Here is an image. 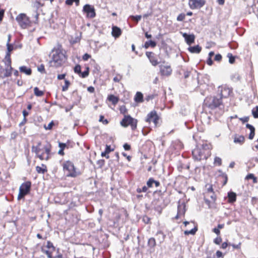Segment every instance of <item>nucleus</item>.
Instances as JSON below:
<instances>
[{
  "label": "nucleus",
  "instance_id": "obj_28",
  "mask_svg": "<svg viewBox=\"0 0 258 258\" xmlns=\"http://www.w3.org/2000/svg\"><path fill=\"white\" fill-rule=\"evenodd\" d=\"M42 251L47 255L48 258H53V256L52 255V252L54 250H52L49 249H45L44 247H43L42 248Z\"/></svg>",
  "mask_w": 258,
  "mask_h": 258
},
{
  "label": "nucleus",
  "instance_id": "obj_6",
  "mask_svg": "<svg viewBox=\"0 0 258 258\" xmlns=\"http://www.w3.org/2000/svg\"><path fill=\"white\" fill-rule=\"evenodd\" d=\"M120 124L124 127H127L130 125L132 130H135L137 128V120L133 118L130 115H124V118L120 121Z\"/></svg>",
  "mask_w": 258,
  "mask_h": 258
},
{
  "label": "nucleus",
  "instance_id": "obj_22",
  "mask_svg": "<svg viewBox=\"0 0 258 258\" xmlns=\"http://www.w3.org/2000/svg\"><path fill=\"white\" fill-rule=\"evenodd\" d=\"M228 202L233 203L236 200V195L235 192L230 191L228 193Z\"/></svg>",
  "mask_w": 258,
  "mask_h": 258
},
{
  "label": "nucleus",
  "instance_id": "obj_58",
  "mask_svg": "<svg viewBox=\"0 0 258 258\" xmlns=\"http://www.w3.org/2000/svg\"><path fill=\"white\" fill-rule=\"evenodd\" d=\"M212 231L217 235H219L220 234V230L218 228H214V229H213Z\"/></svg>",
  "mask_w": 258,
  "mask_h": 258
},
{
  "label": "nucleus",
  "instance_id": "obj_44",
  "mask_svg": "<svg viewBox=\"0 0 258 258\" xmlns=\"http://www.w3.org/2000/svg\"><path fill=\"white\" fill-rule=\"evenodd\" d=\"M185 15L184 14H179L177 18V20L178 21H182L184 20L185 19Z\"/></svg>",
  "mask_w": 258,
  "mask_h": 258
},
{
  "label": "nucleus",
  "instance_id": "obj_31",
  "mask_svg": "<svg viewBox=\"0 0 258 258\" xmlns=\"http://www.w3.org/2000/svg\"><path fill=\"white\" fill-rule=\"evenodd\" d=\"M148 245L151 247H154L156 245L155 239L154 238H150L148 242Z\"/></svg>",
  "mask_w": 258,
  "mask_h": 258
},
{
  "label": "nucleus",
  "instance_id": "obj_62",
  "mask_svg": "<svg viewBox=\"0 0 258 258\" xmlns=\"http://www.w3.org/2000/svg\"><path fill=\"white\" fill-rule=\"evenodd\" d=\"M254 177V175L253 174L250 173L246 176V178L247 179H253Z\"/></svg>",
  "mask_w": 258,
  "mask_h": 258
},
{
  "label": "nucleus",
  "instance_id": "obj_16",
  "mask_svg": "<svg viewBox=\"0 0 258 258\" xmlns=\"http://www.w3.org/2000/svg\"><path fill=\"white\" fill-rule=\"evenodd\" d=\"M185 212V205L184 203L179 204L177 209V214L175 217L176 219H178L181 216L184 215Z\"/></svg>",
  "mask_w": 258,
  "mask_h": 258
},
{
  "label": "nucleus",
  "instance_id": "obj_36",
  "mask_svg": "<svg viewBox=\"0 0 258 258\" xmlns=\"http://www.w3.org/2000/svg\"><path fill=\"white\" fill-rule=\"evenodd\" d=\"M64 83V85H63L62 87V91H66L67 90H68V88L70 85V82L67 80H65Z\"/></svg>",
  "mask_w": 258,
  "mask_h": 258
},
{
  "label": "nucleus",
  "instance_id": "obj_2",
  "mask_svg": "<svg viewBox=\"0 0 258 258\" xmlns=\"http://www.w3.org/2000/svg\"><path fill=\"white\" fill-rule=\"evenodd\" d=\"M66 60V56L60 49H54L51 52V59L49 61V65L52 67L58 68L61 66Z\"/></svg>",
  "mask_w": 258,
  "mask_h": 258
},
{
  "label": "nucleus",
  "instance_id": "obj_33",
  "mask_svg": "<svg viewBox=\"0 0 258 258\" xmlns=\"http://www.w3.org/2000/svg\"><path fill=\"white\" fill-rule=\"evenodd\" d=\"M149 60L152 64L154 66H157L159 62L156 57L154 56H152L151 57H150Z\"/></svg>",
  "mask_w": 258,
  "mask_h": 258
},
{
  "label": "nucleus",
  "instance_id": "obj_47",
  "mask_svg": "<svg viewBox=\"0 0 258 258\" xmlns=\"http://www.w3.org/2000/svg\"><path fill=\"white\" fill-rule=\"evenodd\" d=\"M99 121L102 122L105 124H107L108 122L107 119H104V117L103 115L100 116Z\"/></svg>",
  "mask_w": 258,
  "mask_h": 258
},
{
  "label": "nucleus",
  "instance_id": "obj_64",
  "mask_svg": "<svg viewBox=\"0 0 258 258\" xmlns=\"http://www.w3.org/2000/svg\"><path fill=\"white\" fill-rule=\"evenodd\" d=\"M207 63L208 65L211 66L213 64V60L212 58L209 57V58L207 60Z\"/></svg>",
  "mask_w": 258,
  "mask_h": 258
},
{
  "label": "nucleus",
  "instance_id": "obj_59",
  "mask_svg": "<svg viewBox=\"0 0 258 258\" xmlns=\"http://www.w3.org/2000/svg\"><path fill=\"white\" fill-rule=\"evenodd\" d=\"M246 127L247 128H249L250 130V131H252V130H255V128L251 124H248V123H247L246 124Z\"/></svg>",
  "mask_w": 258,
  "mask_h": 258
},
{
  "label": "nucleus",
  "instance_id": "obj_57",
  "mask_svg": "<svg viewBox=\"0 0 258 258\" xmlns=\"http://www.w3.org/2000/svg\"><path fill=\"white\" fill-rule=\"evenodd\" d=\"M91 57V55L88 54V53H85L83 56V60H87L89 58Z\"/></svg>",
  "mask_w": 258,
  "mask_h": 258
},
{
  "label": "nucleus",
  "instance_id": "obj_35",
  "mask_svg": "<svg viewBox=\"0 0 258 258\" xmlns=\"http://www.w3.org/2000/svg\"><path fill=\"white\" fill-rule=\"evenodd\" d=\"M86 71H84L83 72H81L80 75V76L82 78H85L86 77H87L88 75H89V69L88 67H87L86 68Z\"/></svg>",
  "mask_w": 258,
  "mask_h": 258
},
{
  "label": "nucleus",
  "instance_id": "obj_27",
  "mask_svg": "<svg viewBox=\"0 0 258 258\" xmlns=\"http://www.w3.org/2000/svg\"><path fill=\"white\" fill-rule=\"evenodd\" d=\"M108 99L110 101H111L113 104H116L118 101V98L113 95H110L108 96Z\"/></svg>",
  "mask_w": 258,
  "mask_h": 258
},
{
  "label": "nucleus",
  "instance_id": "obj_17",
  "mask_svg": "<svg viewBox=\"0 0 258 258\" xmlns=\"http://www.w3.org/2000/svg\"><path fill=\"white\" fill-rule=\"evenodd\" d=\"M199 146L201 148V149L208 156H210V150L212 149V145L210 144L205 143H203L202 145H200Z\"/></svg>",
  "mask_w": 258,
  "mask_h": 258
},
{
  "label": "nucleus",
  "instance_id": "obj_60",
  "mask_svg": "<svg viewBox=\"0 0 258 258\" xmlns=\"http://www.w3.org/2000/svg\"><path fill=\"white\" fill-rule=\"evenodd\" d=\"M190 72L189 71H185L184 73V77L185 79H186L189 77L190 75Z\"/></svg>",
  "mask_w": 258,
  "mask_h": 258
},
{
  "label": "nucleus",
  "instance_id": "obj_54",
  "mask_svg": "<svg viewBox=\"0 0 258 258\" xmlns=\"http://www.w3.org/2000/svg\"><path fill=\"white\" fill-rule=\"evenodd\" d=\"M123 148L126 151H128L131 149V146L127 143H125L123 145Z\"/></svg>",
  "mask_w": 258,
  "mask_h": 258
},
{
  "label": "nucleus",
  "instance_id": "obj_29",
  "mask_svg": "<svg viewBox=\"0 0 258 258\" xmlns=\"http://www.w3.org/2000/svg\"><path fill=\"white\" fill-rule=\"evenodd\" d=\"M34 93L35 96L40 97L44 95V92L39 90L38 87H36L34 88Z\"/></svg>",
  "mask_w": 258,
  "mask_h": 258
},
{
  "label": "nucleus",
  "instance_id": "obj_48",
  "mask_svg": "<svg viewBox=\"0 0 258 258\" xmlns=\"http://www.w3.org/2000/svg\"><path fill=\"white\" fill-rule=\"evenodd\" d=\"M222 242V238L218 237L214 240V242L216 244H219Z\"/></svg>",
  "mask_w": 258,
  "mask_h": 258
},
{
  "label": "nucleus",
  "instance_id": "obj_24",
  "mask_svg": "<svg viewBox=\"0 0 258 258\" xmlns=\"http://www.w3.org/2000/svg\"><path fill=\"white\" fill-rule=\"evenodd\" d=\"M234 142L235 143L242 144L244 142V137L242 136H235L234 138Z\"/></svg>",
  "mask_w": 258,
  "mask_h": 258
},
{
  "label": "nucleus",
  "instance_id": "obj_43",
  "mask_svg": "<svg viewBox=\"0 0 258 258\" xmlns=\"http://www.w3.org/2000/svg\"><path fill=\"white\" fill-rule=\"evenodd\" d=\"M131 18H132V19L133 20H135V21H136L137 22H138L141 20L142 16L141 15H137L136 16H131Z\"/></svg>",
  "mask_w": 258,
  "mask_h": 258
},
{
  "label": "nucleus",
  "instance_id": "obj_15",
  "mask_svg": "<svg viewBox=\"0 0 258 258\" xmlns=\"http://www.w3.org/2000/svg\"><path fill=\"white\" fill-rule=\"evenodd\" d=\"M182 36L184 37L186 43L190 45L195 41V36L194 34H187L186 33H181Z\"/></svg>",
  "mask_w": 258,
  "mask_h": 258
},
{
  "label": "nucleus",
  "instance_id": "obj_42",
  "mask_svg": "<svg viewBox=\"0 0 258 258\" xmlns=\"http://www.w3.org/2000/svg\"><path fill=\"white\" fill-rule=\"evenodd\" d=\"M153 182H154V179L153 178H150L147 182V185L148 187H151L153 186Z\"/></svg>",
  "mask_w": 258,
  "mask_h": 258
},
{
  "label": "nucleus",
  "instance_id": "obj_61",
  "mask_svg": "<svg viewBox=\"0 0 258 258\" xmlns=\"http://www.w3.org/2000/svg\"><path fill=\"white\" fill-rule=\"evenodd\" d=\"M112 150L111 149L110 146L106 145V148H105V151L106 153H107L108 154Z\"/></svg>",
  "mask_w": 258,
  "mask_h": 258
},
{
  "label": "nucleus",
  "instance_id": "obj_1",
  "mask_svg": "<svg viewBox=\"0 0 258 258\" xmlns=\"http://www.w3.org/2000/svg\"><path fill=\"white\" fill-rule=\"evenodd\" d=\"M51 145L47 144L42 147L41 143L38 142L36 146L32 147V151L36 154V156L41 160H48L50 158Z\"/></svg>",
  "mask_w": 258,
  "mask_h": 258
},
{
  "label": "nucleus",
  "instance_id": "obj_37",
  "mask_svg": "<svg viewBox=\"0 0 258 258\" xmlns=\"http://www.w3.org/2000/svg\"><path fill=\"white\" fill-rule=\"evenodd\" d=\"M252 114L254 118H258V106L252 109Z\"/></svg>",
  "mask_w": 258,
  "mask_h": 258
},
{
  "label": "nucleus",
  "instance_id": "obj_34",
  "mask_svg": "<svg viewBox=\"0 0 258 258\" xmlns=\"http://www.w3.org/2000/svg\"><path fill=\"white\" fill-rule=\"evenodd\" d=\"M75 2L77 6L79 5L80 0H66V4L68 5L71 6Z\"/></svg>",
  "mask_w": 258,
  "mask_h": 258
},
{
  "label": "nucleus",
  "instance_id": "obj_9",
  "mask_svg": "<svg viewBox=\"0 0 258 258\" xmlns=\"http://www.w3.org/2000/svg\"><path fill=\"white\" fill-rule=\"evenodd\" d=\"M192 154L194 159L197 161L206 159L209 157L199 146L192 150Z\"/></svg>",
  "mask_w": 258,
  "mask_h": 258
},
{
  "label": "nucleus",
  "instance_id": "obj_46",
  "mask_svg": "<svg viewBox=\"0 0 258 258\" xmlns=\"http://www.w3.org/2000/svg\"><path fill=\"white\" fill-rule=\"evenodd\" d=\"M120 113L125 114L127 112V109L125 106H122L120 108Z\"/></svg>",
  "mask_w": 258,
  "mask_h": 258
},
{
  "label": "nucleus",
  "instance_id": "obj_4",
  "mask_svg": "<svg viewBox=\"0 0 258 258\" xmlns=\"http://www.w3.org/2000/svg\"><path fill=\"white\" fill-rule=\"evenodd\" d=\"M205 105L211 109L217 107L220 108L223 107L222 98L218 95L216 96L207 97L205 100Z\"/></svg>",
  "mask_w": 258,
  "mask_h": 258
},
{
  "label": "nucleus",
  "instance_id": "obj_12",
  "mask_svg": "<svg viewBox=\"0 0 258 258\" xmlns=\"http://www.w3.org/2000/svg\"><path fill=\"white\" fill-rule=\"evenodd\" d=\"M205 4V0H189L188 1L189 7L192 10L200 9Z\"/></svg>",
  "mask_w": 258,
  "mask_h": 258
},
{
  "label": "nucleus",
  "instance_id": "obj_5",
  "mask_svg": "<svg viewBox=\"0 0 258 258\" xmlns=\"http://www.w3.org/2000/svg\"><path fill=\"white\" fill-rule=\"evenodd\" d=\"M3 61L5 62V68H4L0 65V78L2 79L10 77L13 70L11 66V60L9 59V56H7V60L4 59Z\"/></svg>",
  "mask_w": 258,
  "mask_h": 258
},
{
  "label": "nucleus",
  "instance_id": "obj_40",
  "mask_svg": "<svg viewBox=\"0 0 258 258\" xmlns=\"http://www.w3.org/2000/svg\"><path fill=\"white\" fill-rule=\"evenodd\" d=\"M46 247L47 249H49L52 250L54 251L55 250V247L53 246L52 243L49 241L47 242Z\"/></svg>",
  "mask_w": 258,
  "mask_h": 258
},
{
  "label": "nucleus",
  "instance_id": "obj_45",
  "mask_svg": "<svg viewBox=\"0 0 258 258\" xmlns=\"http://www.w3.org/2000/svg\"><path fill=\"white\" fill-rule=\"evenodd\" d=\"M38 71L41 73H45V69L43 64H41L38 67Z\"/></svg>",
  "mask_w": 258,
  "mask_h": 258
},
{
  "label": "nucleus",
  "instance_id": "obj_53",
  "mask_svg": "<svg viewBox=\"0 0 258 258\" xmlns=\"http://www.w3.org/2000/svg\"><path fill=\"white\" fill-rule=\"evenodd\" d=\"M255 130H252L250 131V133L249 135V139H250V140H252L254 136V135H255Z\"/></svg>",
  "mask_w": 258,
  "mask_h": 258
},
{
  "label": "nucleus",
  "instance_id": "obj_63",
  "mask_svg": "<svg viewBox=\"0 0 258 258\" xmlns=\"http://www.w3.org/2000/svg\"><path fill=\"white\" fill-rule=\"evenodd\" d=\"M65 76H66L65 74H60L57 76V79L58 80H62V79H64Z\"/></svg>",
  "mask_w": 258,
  "mask_h": 258
},
{
  "label": "nucleus",
  "instance_id": "obj_30",
  "mask_svg": "<svg viewBox=\"0 0 258 258\" xmlns=\"http://www.w3.org/2000/svg\"><path fill=\"white\" fill-rule=\"evenodd\" d=\"M197 230H198V228L196 227H195V228H192L190 230H185L184 232V233L185 235H189V234L194 235Z\"/></svg>",
  "mask_w": 258,
  "mask_h": 258
},
{
  "label": "nucleus",
  "instance_id": "obj_39",
  "mask_svg": "<svg viewBox=\"0 0 258 258\" xmlns=\"http://www.w3.org/2000/svg\"><path fill=\"white\" fill-rule=\"evenodd\" d=\"M74 72L80 75L81 73V66L80 65H79V64L76 66L75 68H74Z\"/></svg>",
  "mask_w": 258,
  "mask_h": 258
},
{
  "label": "nucleus",
  "instance_id": "obj_50",
  "mask_svg": "<svg viewBox=\"0 0 258 258\" xmlns=\"http://www.w3.org/2000/svg\"><path fill=\"white\" fill-rule=\"evenodd\" d=\"M29 114V112L28 111H27L26 110H24L23 111V115L24 116V122H26V121H27V119H26V116H28Z\"/></svg>",
  "mask_w": 258,
  "mask_h": 258
},
{
  "label": "nucleus",
  "instance_id": "obj_7",
  "mask_svg": "<svg viewBox=\"0 0 258 258\" xmlns=\"http://www.w3.org/2000/svg\"><path fill=\"white\" fill-rule=\"evenodd\" d=\"M31 183L30 181H26L21 184L19 188V192L18 196L19 200L23 198L30 190Z\"/></svg>",
  "mask_w": 258,
  "mask_h": 258
},
{
  "label": "nucleus",
  "instance_id": "obj_38",
  "mask_svg": "<svg viewBox=\"0 0 258 258\" xmlns=\"http://www.w3.org/2000/svg\"><path fill=\"white\" fill-rule=\"evenodd\" d=\"M227 57L229 58V62L230 63L232 64L235 62V57L231 53L227 54Z\"/></svg>",
  "mask_w": 258,
  "mask_h": 258
},
{
  "label": "nucleus",
  "instance_id": "obj_21",
  "mask_svg": "<svg viewBox=\"0 0 258 258\" xmlns=\"http://www.w3.org/2000/svg\"><path fill=\"white\" fill-rule=\"evenodd\" d=\"M36 170L38 173L44 174L47 172L46 166L43 164H41V166H37L36 167Z\"/></svg>",
  "mask_w": 258,
  "mask_h": 258
},
{
  "label": "nucleus",
  "instance_id": "obj_18",
  "mask_svg": "<svg viewBox=\"0 0 258 258\" xmlns=\"http://www.w3.org/2000/svg\"><path fill=\"white\" fill-rule=\"evenodd\" d=\"M121 34V29L117 26H113L112 28V35L115 38H117Z\"/></svg>",
  "mask_w": 258,
  "mask_h": 258
},
{
  "label": "nucleus",
  "instance_id": "obj_41",
  "mask_svg": "<svg viewBox=\"0 0 258 258\" xmlns=\"http://www.w3.org/2000/svg\"><path fill=\"white\" fill-rule=\"evenodd\" d=\"M214 164H218L219 166L222 164V160L218 157H216L214 159Z\"/></svg>",
  "mask_w": 258,
  "mask_h": 258
},
{
  "label": "nucleus",
  "instance_id": "obj_56",
  "mask_svg": "<svg viewBox=\"0 0 258 258\" xmlns=\"http://www.w3.org/2000/svg\"><path fill=\"white\" fill-rule=\"evenodd\" d=\"M58 146L60 148V149L64 150L67 145L64 143H59Z\"/></svg>",
  "mask_w": 258,
  "mask_h": 258
},
{
  "label": "nucleus",
  "instance_id": "obj_10",
  "mask_svg": "<svg viewBox=\"0 0 258 258\" xmlns=\"http://www.w3.org/2000/svg\"><path fill=\"white\" fill-rule=\"evenodd\" d=\"M217 93V95L222 99L228 97L232 93V90L226 85H222L218 87Z\"/></svg>",
  "mask_w": 258,
  "mask_h": 258
},
{
  "label": "nucleus",
  "instance_id": "obj_25",
  "mask_svg": "<svg viewBox=\"0 0 258 258\" xmlns=\"http://www.w3.org/2000/svg\"><path fill=\"white\" fill-rule=\"evenodd\" d=\"M135 101L136 102H142L143 101V96L142 93L138 92L135 97Z\"/></svg>",
  "mask_w": 258,
  "mask_h": 258
},
{
  "label": "nucleus",
  "instance_id": "obj_32",
  "mask_svg": "<svg viewBox=\"0 0 258 258\" xmlns=\"http://www.w3.org/2000/svg\"><path fill=\"white\" fill-rule=\"evenodd\" d=\"M231 79L233 81L236 82L240 79V76L238 73H235L231 76Z\"/></svg>",
  "mask_w": 258,
  "mask_h": 258
},
{
  "label": "nucleus",
  "instance_id": "obj_26",
  "mask_svg": "<svg viewBox=\"0 0 258 258\" xmlns=\"http://www.w3.org/2000/svg\"><path fill=\"white\" fill-rule=\"evenodd\" d=\"M156 46V43L152 40H149L146 41L144 44V47L145 48H148L150 46L152 47H155Z\"/></svg>",
  "mask_w": 258,
  "mask_h": 258
},
{
  "label": "nucleus",
  "instance_id": "obj_51",
  "mask_svg": "<svg viewBox=\"0 0 258 258\" xmlns=\"http://www.w3.org/2000/svg\"><path fill=\"white\" fill-rule=\"evenodd\" d=\"M222 55L220 54H217L215 55L214 59L216 61H220L222 59Z\"/></svg>",
  "mask_w": 258,
  "mask_h": 258
},
{
  "label": "nucleus",
  "instance_id": "obj_14",
  "mask_svg": "<svg viewBox=\"0 0 258 258\" xmlns=\"http://www.w3.org/2000/svg\"><path fill=\"white\" fill-rule=\"evenodd\" d=\"M159 68H160V73L162 76L169 77L172 74V70L170 65L161 64L159 66Z\"/></svg>",
  "mask_w": 258,
  "mask_h": 258
},
{
  "label": "nucleus",
  "instance_id": "obj_8",
  "mask_svg": "<svg viewBox=\"0 0 258 258\" xmlns=\"http://www.w3.org/2000/svg\"><path fill=\"white\" fill-rule=\"evenodd\" d=\"M16 20L20 26L23 29L26 28L30 25V21L25 14H20L17 16Z\"/></svg>",
  "mask_w": 258,
  "mask_h": 258
},
{
  "label": "nucleus",
  "instance_id": "obj_52",
  "mask_svg": "<svg viewBox=\"0 0 258 258\" xmlns=\"http://www.w3.org/2000/svg\"><path fill=\"white\" fill-rule=\"evenodd\" d=\"M121 76H120V75H117L116 76H115V77H114L113 78V81L115 82H119L120 80L121 79Z\"/></svg>",
  "mask_w": 258,
  "mask_h": 258
},
{
  "label": "nucleus",
  "instance_id": "obj_23",
  "mask_svg": "<svg viewBox=\"0 0 258 258\" xmlns=\"http://www.w3.org/2000/svg\"><path fill=\"white\" fill-rule=\"evenodd\" d=\"M19 70L21 72L25 73L27 75H30L32 73L31 69L26 66L20 67Z\"/></svg>",
  "mask_w": 258,
  "mask_h": 258
},
{
  "label": "nucleus",
  "instance_id": "obj_3",
  "mask_svg": "<svg viewBox=\"0 0 258 258\" xmlns=\"http://www.w3.org/2000/svg\"><path fill=\"white\" fill-rule=\"evenodd\" d=\"M63 170L67 177H76L81 175V172L77 170L73 162L67 161L62 164Z\"/></svg>",
  "mask_w": 258,
  "mask_h": 258
},
{
  "label": "nucleus",
  "instance_id": "obj_19",
  "mask_svg": "<svg viewBox=\"0 0 258 258\" xmlns=\"http://www.w3.org/2000/svg\"><path fill=\"white\" fill-rule=\"evenodd\" d=\"M7 52L5 56L4 59L7 60V56H9V59H11V52L14 49V46L12 44L9 43V42L7 43Z\"/></svg>",
  "mask_w": 258,
  "mask_h": 258
},
{
  "label": "nucleus",
  "instance_id": "obj_49",
  "mask_svg": "<svg viewBox=\"0 0 258 258\" xmlns=\"http://www.w3.org/2000/svg\"><path fill=\"white\" fill-rule=\"evenodd\" d=\"M54 125V123L53 121H51L47 126L45 125L44 126V127L46 130H51L52 127V126Z\"/></svg>",
  "mask_w": 258,
  "mask_h": 258
},
{
  "label": "nucleus",
  "instance_id": "obj_20",
  "mask_svg": "<svg viewBox=\"0 0 258 258\" xmlns=\"http://www.w3.org/2000/svg\"><path fill=\"white\" fill-rule=\"evenodd\" d=\"M188 50L191 53H199L202 50V47L197 45L188 47Z\"/></svg>",
  "mask_w": 258,
  "mask_h": 258
},
{
  "label": "nucleus",
  "instance_id": "obj_11",
  "mask_svg": "<svg viewBox=\"0 0 258 258\" xmlns=\"http://www.w3.org/2000/svg\"><path fill=\"white\" fill-rule=\"evenodd\" d=\"M83 11L86 14V16L88 18H94L96 16L94 7L90 5H85L83 7Z\"/></svg>",
  "mask_w": 258,
  "mask_h": 258
},
{
  "label": "nucleus",
  "instance_id": "obj_55",
  "mask_svg": "<svg viewBox=\"0 0 258 258\" xmlns=\"http://www.w3.org/2000/svg\"><path fill=\"white\" fill-rule=\"evenodd\" d=\"M239 119L242 121L243 123L246 122L249 120V117L248 116H245L244 117L240 118Z\"/></svg>",
  "mask_w": 258,
  "mask_h": 258
},
{
  "label": "nucleus",
  "instance_id": "obj_13",
  "mask_svg": "<svg viewBox=\"0 0 258 258\" xmlns=\"http://www.w3.org/2000/svg\"><path fill=\"white\" fill-rule=\"evenodd\" d=\"M159 117L155 111H152L149 114H148L146 118V121L148 123L153 122L154 126H156Z\"/></svg>",
  "mask_w": 258,
  "mask_h": 258
}]
</instances>
